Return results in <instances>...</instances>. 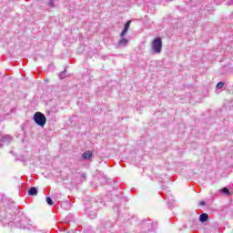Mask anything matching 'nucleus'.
<instances>
[{
  "instance_id": "1",
  "label": "nucleus",
  "mask_w": 233,
  "mask_h": 233,
  "mask_svg": "<svg viewBox=\"0 0 233 233\" xmlns=\"http://www.w3.org/2000/svg\"><path fill=\"white\" fill-rule=\"evenodd\" d=\"M163 50V40H161V37H156L151 42V51L153 54H161Z\"/></svg>"
},
{
  "instance_id": "2",
  "label": "nucleus",
  "mask_w": 233,
  "mask_h": 233,
  "mask_svg": "<svg viewBox=\"0 0 233 233\" xmlns=\"http://www.w3.org/2000/svg\"><path fill=\"white\" fill-rule=\"evenodd\" d=\"M33 119L35 123H36L38 127H42V128L46 125V116L41 112L35 113Z\"/></svg>"
},
{
  "instance_id": "3",
  "label": "nucleus",
  "mask_w": 233,
  "mask_h": 233,
  "mask_svg": "<svg viewBox=\"0 0 233 233\" xmlns=\"http://www.w3.org/2000/svg\"><path fill=\"white\" fill-rule=\"evenodd\" d=\"M121 39L118 41L116 48H123L124 46H128V39H127L125 36H120Z\"/></svg>"
},
{
  "instance_id": "4",
  "label": "nucleus",
  "mask_w": 233,
  "mask_h": 233,
  "mask_svg": "<svg viewBox=\"0 0 233 233\" xmlns=\"http://www.w3.org/2000/svg\"><path fill=\"white\" fill-rule=\"evenodd\" d=\"M12 141V137L10 135L4 136L0 140V148L3 147V143L8 145Z\"/></svg>"
},
{
  "instance_id": "5",
  "label": "nucleus",
  "mask_w": 233,
  "mask_h": 233,
  "mask_svg": "<svg viewBox=\"0 0 233 233\" xmlns=\"http://www.w3.org/2000/svg\"><path fill=\"white\" fill-rule=\"evenodd\" d=\"M132 21H127V24L125 25V27L123 29V31L120 34V37H125V35H127V32H128L129 28H130V25H131Z\"/></svg>"
},
{
  "instance_id": "6",
  "label": "nucleus",
  "mask_w": 233,
  "mask_h": 233,
  "mask_svg": "<svg viewBox=\"0 0 233 233\" xmlns=\"http://www.w3.org/2000/svg\"><path fill=\"white\" fill-rule=\"evenodd\" d=\"M199 221H201V223H205L206 221H208V214L207 213L201 214L199 217Z\"/></svg>"
},
{
  "instance_id": "7",
  "label": "nucleus",
  "mask_w": 233,
  "mask_h": 233,
  "mask_svg": "<svg viewBox=\"0 0 233 233\" xmlns=\"http://www.w3.org/2000/svg\"><path fill=\"white\" fill-rule=\"evenodd\" d=\"M92 151H86L82 154L83 159H90L92 157Z\"/></svg>"
},
{
  "instance_id": "8",
  "label": "nucleus",
  "mask_w": 233,
  "mask_h": 233,
  "mask_svg": "<svg viewBox=\"0 0 233 233\" xmlns=\"http://www.w3.org/2000/svg\"><path fill=\"white\" fill-rule=\"evenodd\" d=\"M28 196H37V188L36 187H31L28 190Z\"/></svg>"
},
{
  "instance_id": "9",
  "label": "nucleus",
  "mask_w": 233,
  "mask_h": 233,
  "mask_svg": "<svg viewBox=\"0 0 233 233\" xmlns=\"http://www.w3.org/2000/svg\"><path fill=\"white\" fill-rule=\"evenodd\" d=\"M221 192H223V194H226V196H230V191L227 187H223L221 189Z\"/></svg>"
},
{
  "instance_id": "10",
  "label": "nucleus",
  "mask_w": 233,
  "mask_h": 233,
  "mask_svg": "<svg viewBox=\"0 0 233 233\" xmlns=\"http://www.w3.org/2000/svg\"><path fill=\"white\" fill-rule=\"evenodd\" d=\"M46 201L47 205H50V206L54 205V202L52 201V198L50 197H46Z\"/></svg>"
},
{
  "instance_id": "11",
  "label": "nucleus",
  "mask_w": 233,
  "mask_h": 233,
  "mask_svg": "<svg viewBox=\"0 0 233 233\" xmlns=\"http://www.w3.org/2000/svg\"><path fill=\"white\" fill-rule=\"evenodd\" d=\"M223 86H225V83H223V82H218L217 84V88H218V90H221V88H223Z\"/></svg>"
},
{
  "instance_id": "12",
  "label": "nucleus",
  "mask_w": 233,
  "mask_h": 233,
  "mask_svg": "<svg viewBox=\"0 0 233 233\" xmlns=\"http://www.w3.org/2000/svg\"><path fill=\"white\" fill-rule=\"evenodd\" d=\"M48 6H50L51 8L56 7V5L54 4V0H49Z\"/></svg>"
},
{
  "instance_id": "13",
  "label": "nucleus",
  "mask_w": 233,
  "mask_h": 233,
  "mask_svg": "<svg viewBox=\"0 0 233 233\" xmlns=\"http://www.w3.org/2000/svg\"><path fill=\"white\" fill-rule=\"evenodd\" d=\"M66 70L65 71H63V72H61L60 73V75H59V77H60V79H65V74H66Z\"/></svg>"
},
{
  "instance_id": "14",
  "label": "nucleus",
  "mask_w": 233,
  "mask_h": 233,
  "mask_svg": "<svg viewBox=\"0 0 233 233\" xmlns=\"http://www.w3.org/2000/svg\"><path fill=\"white\" fill-rule=\"evenodd\" d=\"M199 205H200V207H204V205H206V202L205 201H200Z\"/></svg>"
}]
</instances>
